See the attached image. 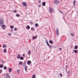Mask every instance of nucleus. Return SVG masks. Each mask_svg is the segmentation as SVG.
Here are the masks:
<instances>
[{"instance_id":"obj_1","label":"nucleus","mask_w":78,"mask_h":78,"mask_svg":"<svg viewBox=\"0 0 78 78\" xmlns=\"http://www.w3.org/2000/svg\"><path fill=\"white\" fill-rule=\"evenodd\" d=\"M23 66L25 67V70L26 72H27V68H28V67L26 66V62H24L23 63Z\"/></svg>"},{"instance_id":"obj_2","label":"nucleus","mask_w":78,"mask_h":78,"mask_svg":"<svg viewBox=\"0 0 78 78\" xmlns=\"http://www.w3.org/2000/svg\"><path fill=\"white\" fill-rule=\"evenodd\" d=\"M49 9L50 10V13H51V12H54L55 10L53 9L52 8H51V7H49Z\"/></svg>"},{"instance_id":"obj_3","label":"nucleus","mask_w":78,"mask_h":78,"mask_svg":"<svg viewBox=\"0 0 78 78\" xmlns=\"http://www.w3.org/2000/svg\"><path fill=\"white\" fill-rule=\"evenodd\" d=\"M3 23H4L3 22V20L0 19V24L1 25V26H2V25H3Z\"/></svg>"},{"instance_id":"obj_4","label":"nucleus","mask_w":78,"mask_h":78,"mask_svg":"<svg viewBox=\"0 0 78 78\" xmlns=\"http://www.w3.org/2000/svg\"><path fill=\"white\" fill-rule=\"evenodd\" d=\"M54 3L56 4H59V2H58V0H55L54 2Z\"/></svg>"},{"instance_id":"obj_5","label":"nucleus","mask_w":78,"mask_h":78,"mask_svg":"<svg viewBox=\"0 0 78 78\" xmlns=\"http://www.w3.org/2000/svg\"><path fill=\"white\" fill-rule=\"evenodd\" d=\"M46 41V43L47 44L48 46L50 48H51V45H50L49 44H48V41Z\"/></svg>"},{"instance_id":"obj_6","label":"nucleus","mask_w":78,"mask_h":78,"mask_svg":"<svg viewBox=\"0 0 78 78\" xmlns=\"http://www.w3.org/2000/svg\"><path fill=\"white\" fill-rule=\"evenodd\" d=\"M27 63L28 64V65H30V64H31V61L30 60H28L27 62Z\"/></svg>"},{"instance_id":"obj_7","label":"nucleus","mask_w":78,"mask_h":78,"mask_svg":"<svg viewBox=\"0 0 78 78\" xmlns=\"http://www.w3.org/2000/svg\"><path fill=\"white\" fill-rule=\"evenodd\" d=\"M56 34L58 36H59V30L58 28H57L56 30Z\"/></svg>"},{"instance_id":"obj_8","label":"nucleus","mask_w":78,"mask_h":78,"mask_svg":"<svg viewBox=\"0 0 78 78\" xmlns=\"http://www.w3.org/2000/svg\"><path fill=\"white\" fill-rule=\"evenodd\" d=\"M5 75L7 78H11V77H10V76H9L8 73L6 74Z\"/></svg>"},{"instance_id":"obj_9","label":"nucleus","mask_w":78,"mask_h":78,"mask_svg":"<svg viewBox=\"0 0 78 78\" xmlns=\"http://www.w3.org/2000/svg\"><path fill=\"white\" fill-rule=\"evenodd\" d=\"M22 5H23V6H27V3H26L25 2H23L22 3Z\"/></svg>"},{"instance_id":"obj_10","label":"nucleus","mask_w":78,"mask_h":78,"mask_svg":"<svg viewBox=\"0 0 78 78\" xmlns=\"http://www.w3.org/2000/svg\"><path fill=\"white\" fill-rule=\"evenodd\" d=\"M26 28L28 30H30V26L29 25H27L26 27Z\"/></svg>"},{"instance_id":"obj_11","label":"nucleus","mask_w":78,"mask_h":78,"mask_svg":"<svg viewBox=\"0 0 78 78\" xmlns=\"http://www.w3.org/2000/svg\"><path fill=\"white\" fill-rule=\"evenodd\" d=\"M35 27H37L39 26V24L37 23H36L35 24Z\"/></svg>"},{"instance_id":"obj_12","label":"nucleus","mask_w":78,"mask_h":78,"mask_svg":"<svg viewBox=\"0 0 78 78\" xmlns=\"http://www.w3.org/2000/svg\"><path fill=\"white\" fill-rule=\"evenodd\" d=\"M42 5L43 6H45V2H43L42 3Z\"/></svg>"},{"instance_id":"obj_13","label":"nucleus","mask_w":78,"mask_h":78,"mask_svg":"<svg viewBox=\"0 0 78 78\" xmlns=\"http://www.w3.org/2000/svg\"><path fill=\"white\" fill-rule=\"evenodd\" d=\"M32 78H36V75L33 74L32 76Z\"/></svg>"},{"instance_id":"obj_14","label":"nucleus","mask_w":78,"mask_h":78,"mask_svg":"<svg viewBox=\"0 0 78 78\" xmlns=\"http://www.w3.org/2000/svg\"><path fill=\"white\" fill-rule=\"evenodd\" d=\"M33 39L34 40L35 39H37V37L36 36H34L33 37Z\"/></svg>"},{"instance_id":"obj_15","label":"nucleus","mask_w":78,"mask_h":78,"mask_svg":"<svg viewBox=\"0 0 78 78\" xmlns=\"http://www.w3.org/2000/svg\"><path fill=\"white\" fill-rule=\"evenodd\" d=\"M11 70H12V69L9 68V72H11Z\"/></svg>"},{"instance_id":"obj_16","label":"nucleus","mask_w":78,"mask_h":78,"mask_svg":"<svg viewBox=\"0 0 78 78\" xmlns=\"http://www.w3.org/2000/svg\"><path fill=\"white\" fill-rule=\"evenodd\" d=\"M20 59L21 60H23V59H24V58L23 57H20Z\"/></svg>"},{"instance_id":"obj_17","label":"nucleus","mask_w":78,"mask_h":78,"mask_svg":"<svg viewBox=\"0 0 78 78\" xmlns=\"http://www.w3.org/2000/svg\"><path fill=\"white\" fill-rule=\"evenodd\" d=\"M76 1L75 0L73 1V5L74 6H75V3H76Z\"/></svg>"},{"instance_id":"obj_18","label":"nucleus","mask_w":78,"mask_h":78,"mask_svg":"<svg viewBox=\"0 0 78 78\" xmlns=\"http://www.w3.org/2000/svg\"><path fill=\"white\" fill-rule=\"evenodd\" d=\"M73 51L75 53H77V50H74Z\"/></svg>"},{"instance_id":"obj_19","label":"nucleus","mask_w":78,"mask_h":78,"mask_svg":"<svg viewBox=\"0 0 78 78\" xmlns=\"http://www.w3.org/2000/svg\"><path fill=\"white\" fill-rule=\"evenodd\" d=\"M18 56H17V58H20V56L19 55H18Z\"/></svg>"},{"instance_id":"obj_20","label":"nucleus","mask_w":78,"mask_h":78,"mask_svg":"<svg viewBox=\"0 0 78 78\" xmlns=\"http://www.w3.org/2000/svg\"><path fill=\"white\" fill-rule=\"evenodd\" d=\"M3 65H0V68H3Z\"/></svg>"},{"instance_id":"obj_21","label":"nucleus","mask_w":78,"mask_h":78,"mask_svg":"<svg viewBox=\"0 0 78 78\" xmlns=\"http://www.w3.org/2000/svg\"><path fill=\"white\" fill-rule=\"evenodd\" d=\"M77 48H78V46H75V49H77Z\"/></svg>"},{"instance_id":"obj_22","label":"nucleus","mask_w":78,"mask_h":78,"mask_svg":"<svg viewBox=\"0 0 78 78\" xmlns=\"http://www.w3.org/2000/svg\"><path fill=\"white\" fill-rule=\"evenodd\" d=\"M6 69H7V67L6 66L4 67V70H6Z\"/></svg>"},{"instance_id":"obj_23","label":"nucleus","mask_w":78,"mask_h":78,"mask_svg":"<svg viewBox=\"0 0 78 78\" xmlns=\"http://www.w3.org/2000/svg\"><path fill=\"white\" fill-rule=\"evenodd\" d=\"M59 75L60 76H61V77H62V73H60Z\"/></svg>"},{"instance_id":"obj_24","label":"nucleus","mask_w":78,"mask_h":78,"mask_svg":"<svg viewBox=\"0 0 78 78\" xmlns=\"http://www.w3.org/2000/svg\"><path fill=\"white\" fill-rule=\"evenodd\" d=\"M30 53H31V51H29L28 53V54L29 55H30Z\"/></svg>"},{"instance_id":"obj_25","label":"nucleus","mask_w":78,"mask_h":78,"mask_svg":"<svg viewBox=\"0 0 78 78\" xmlns=\"http://www.w3.org/2000/svg\"><path fill=\"white\" fill-rule=\"evenodd\" d=\"M71 35L72 36H75V34L72 33H71Z\"/></svg>"},{"instance_id":"obj_26","label":"nucleus","mask_w":78,"mask_h":78,"mask_svg":"<svg viewBox=\"0 0 78 78\" xmlns=\"http://www.w3.org/2000/svg\"><path fill=\"white\" fill-rule=\"evenodd\" d=\"M20 64H22V62H20L19 65H20Z\"/></svg>"},{"instance_id":"obj_27","label":"nucleus","mask_w":78,"mask_h":78,"mask_svg":"<svg viewBox=\"0 0 78 78\" xmlns=\"http://www.w3.org/2000/svg\"><path fill=\"white\" fill-rule=\"evenodd\" d=\"M10 27L11 28V29H13V28H14V26H11Z\"/></svg>"},{"instance_id":"obj_28","label":"nucleus","mask_w":78,"mask_h":78,"mask_svg":"<svg viewBox=\"0 0 78 78\" xmlns=\"http://www.w3.org/2000/svg\"><path fill=\"white\" fill-rule=\"evenodd\" d=\"M49 42H50V43H51V44H53V42H52V41H49Z\"/></svg>"},{"instance_id":"obj_29","label":"nucleus","mask_w":78,"mask_h":78,"mask_svg":"<svg viewBox=\"0 0 78 78\" xmlns=\"http://www.w3.org/2000/svg\"><path fill=\"white\" fill-rule=\"evenodd\" d=\"M16 16L17 17H20V15L18 14H16Z\"/></svg>"},{"instance_id":"obj_30","label":"nucleus","mask_w":78,"mask_h":78,"mask_svg":"<svg viewBox=\"0 0 78 78\" xmlns=\"http://www.w3.org/2000/svg\"><path fill=\"white\" fill-rule=\"evenodd\" d=\"M4 53H6V49H4Z\"/></svg>"},{"instance_id":"obj_31","label":"nucleus","mask_w":78,"mask_h":78,"mask_svg":"<svg viewBox=\"0 0 78 78\" xmlns=\"http://www.w3.org/2000/svg\"><path fill=\"white\" fill-rule=\"evenodd\" d=\"M31 30H32V31H34V29H33V27H32L31 28Z\"/></svg>"},{"instance_id":"obj_32","label":"nucleus","mask_w":78,"mask_h":78,"mask_svg":"<svg viewBox=\"0 0 78 78\" xmlns=\"http://www.w3.org/2000/svg\"><path fill=\"white\" fill-rule=\"evenodd\" d=\"M19 72H20V70H17V72H18V73H19Z\"/></svg>"},{"instance_id":"obj_33","label":"nucleus","mask_w":78,"mask_h":78,"mask_svg":"<svg viewBox=\"0 0 78 78\" xmlns=\"http://www.w3.org/2000/svg\"><path fill=\"white\" fill-rule=\"evenodd\" d=\"M3 47H5V48H6V47L5 46V44L3 46Z\"/></svg>"},{"instance_id":"obj_34","label":"nucleus","mask_w":78,"mask_h":78,"mask_svg":"<svg viewBox=\"0 0 78 78\" xmlns=\"http://www.w3.org/2000/svg\"><path fill=\"white\" fill-rule=\"evenodd\" d=\"M16 29H17L16 28H15L14 29V30H15V31H17V30H16Z\"/></svg>"},{"instance_id":"obj_35","label":"nucleus","mask_w":78,"mask_h":78,"mask_svg":"<svg viewBox=\"0 0 78 78\" xmlns=\"http://www.w3.org/2000/svg\"><path fill=\"white\" fill-rule=\"evenodd\" d=\"M2 27H3V28H5V25H4L2 26Z\"/></svg>"},{"instance_id":"obj_36","label":"nucleus","mask_w":78,"mask_h":78,"mask_svg":"<svg viewBox=\"0 0 78 78\" xmlns=\"http://www.w3.org/2000/svg\"><path fill=\"white\" fill-rule=\"evenodd\" d=\"M59 11V12H60L62 14V12H61L60 10Z\"/></svg>"},{"instance_id":"obj_37","label":"nucleus","mask_w":78,"mask_h":78,"mask_svg":"<svg viewBox=\"0 0 78 78\" xmlns=\"http://www.w3.org/2000/svg\"><path fill=\"white\" fill-rule=\"evenodd\" d=\"M8 34L9 36H11V34L10 33H9Z\"/></svg>"},{"instance_id":"obj_38","label":"nucleus","mask_w":78,"mask_h":78,"mask_svg":"<svg viewBox=\"0 0 78 78\" xmlns=\"http://www.w3.org/2000/svg\"><path fill=\"white\" fill-rule=\"evenodd\" d=\"M1 72H2V70L0 69V73H1Z\"/></svg>"},{"instance_id":"obj_39","label":"nucleus","mask_w":78,"mask_h":78,"mask_svg":"<svg viewBox=\"0 0 78 78\" xmlns=\"http://www.w3.org/2000/svg\"><path fill=\"white\" fill-rule=\"evenodd\" d=\"M23 57H24L25 56V54H23Z\"/></svg>"},{"instance_id":"obj_40","label":"nucleus","mask_w":78,"mask_h":78,"mask_svg":"<svg viewBox=\"0 0 78 78\" xmlns=\"http://www.w3.org/2000/svg\"><path fill=\"white\" fill-rule=\"evenodd\" d=\"M30 24H32L33 23V22H30Z\"/></svg>"},{"instance_id":"obj_41","label":"nucleus","mask_w":78,"mask_h":78,"mask_svg":"<svg viewBox=\"0 0 78 78\" xmlns=\"http://www.w3.org/2000/svg\"><path fill=\"white\" fill-rule=\"evenodd\" d=\"M14 12H16V11L14 10L13 11Z\"/></svg>"},{"instance_id":"obj_42","label":"nucleus","mask_w":78,"mask_h":78,"mask_svg":"<svg viewBox=\"0 0 78 78\" xmlns=\"http://www.w3.org/2000/svg\"><path fill=\"white\" fill-rule=\"evenodd\" d=\"M59 50H62V49L61 48H59Z\"/></svg>"},{"instance_id":"obj_43","label":"nucleus","mask_w":78,"mask_h":78,"mask_svg":"<svg viewBox=\"0 0 78 78\" xmlns=\"http://www.w3.org/2000/svg\"><path fill=\"white\" fill-rule=\"evenodd\" d=\"M39 7H41V5H39Z\"/></svg>"},{"instance_id":"obj_44","label":"nucleus","mask_w":78,"mask_h":78,"mask_svg":"<svg viewBox=\"0 0 78 78\" xmlns=\"http://www.w3.org/2000/svg\"><path fill=\"white\" fill-rule=\"evenodd\" d=\"M3 30H5V28H3Z\"/></svg>"},{"instance_id":"obj_45","label":"nucleus","mask_w":78,"mask_h":78,"mask_svg":"<svg viewBox=\"0 0 78 78\" xmlns=\"http://www.w3.org/2000/svg\"><path fill=\"white\" fill-rule=\"evenodd\" d=\"M68 72H69V71H68Z\"/></svg>"},{"instance_id":"obj_46","label":"nucleus","mask_w":78,"mask_h":78,"mask_svg":"<svg viewBox=\"0 0 78 78\" xmlns=\"http://www.w3.org/2000/svg\"><path fill=\"white\" fill-rule=\"evenodd\" d=\"M39 2H41V1H39Z\"/></svg>"},{"instance_id":"obj_47","label":"nucleus","mask_w":78,"mask_h":78,"mask_svg":"<svg viewBox=\"0 0 78 78\" xmlns=\"http://www.w3.org/2000/svg\"><path fill=\"white\" fill-rule=\"evenodd\" d=\"M11 31H12V30H11Z\"/></svg>"}]
</instances>
